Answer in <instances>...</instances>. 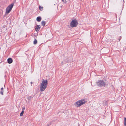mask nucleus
Masks as SVG:
<instances>
[{
  "instance_id": "5",
  "label": "nucleus",
  "mask_w": 126,
  "mask_h": 126,
  "mask_svg": "<svg viewBox=\"0 0 126 126\" xmlns=\"http://www.w3.org/2000/svg\"><path fill=\"white\" fill-rule=\"evenodd\" d=\"M14 5V4H11L9 5L6 8V12L7 14L9 13L11 10Z\"/></svg>"
},
{
  "instance_id": "23",
  "label": "nucleus",
  "mask_w": 126,
  "mask_h": 126,
  "mask_svg": "<svg viewBox=\"0 0 126 126\" xmlns=\"http://www.w3.org/2000/svg\"><path fill=\"white\" fill-rule=\"evenodd\" d=\"M14 0L15 2L16 1V0Z\"/></svg>"
},
{
  "instance_id": "21",
  "label": "nucleus",
  "mask_w": 126,
  "mask_h": 126,
  "mask_svg": "<svg viewBox=\"0 0 126 126\" xmlns=\"http://www.w3.org/2000/svg\"><path fill=\"white\" fill-rule=\"evenodd\" d=\"M50 125V124H47L46 126H49V125Z\"/></svg>"
},
{
  "instance_id": "22",
  "label": "nucleus",
  "mask_w": 126,
  "mask_h": 126,
  "mask_svg": "<svg viewBox=\"0 0 126 126\" xmlns=\"http://www.w3.org/2000/svg\"><path fill=\"white\" fill-rule=\"evenodd\" d=\"M32 82H31V84H32Z\"/></svg>"
},
{
  "instance_id": "10",
  "label": "nucleus",
  "mask_w": 126,
  "mask_h": 126,
  "mask_svg": "<svg viewBox=\"0 0 126 126\" xmlns=\"http://www.w3.org/2000/svg\"><path fill=\"white\" fill-rule=\"evenodd\" d=\"M33 96H29L27 98V99H28V100H30L32 99L33 98Z\"/></svg>"
},
{
  "instance_id": "13",
  "label": "nucleus",
  "mask_w": 126,
  "mask_h": 126,
  "mask_svg": "<svg viewBox=\"0 0 126 126\" xmlns=\"http://www.w3.org/2000/svg\"><path fill=\"white\" fill-rule=\"evenodd\" d=\"M39 9L40 10L42 11L43 9V7H41V6H40L39 7Z\"/></svg>"
},
{
  "instance_id": "12",
  "label": "nucleus",
  "mask_w": 126,
  "mask_h": 126,
  "mask_svg": "<svg viewBox=\"0 0 126 126\" xmlns=\"http://www.w3.org/2000/svg\"><path fill=\"white\" fill-rule=\"evenodd\" d=\"M37 43V40L36 39H35L34 41V44H36Z\"/></svg>"
},
{
  "instance_id": "15",
  "label": "nucleus",
  "mask_w": 126,
  "mask_h": 126,
  "mask_svg": "<svg viewBox=\"0 0 126 126\" xmlns=\"http://www.w3.org/2000/svg\"><path fill=\"white\" fill-rule=\"evenodd\" d=\"M25 109V108L24 107H23L22 108V111H24Z\"/></svg>"
},
{
  "instance_id": "20",
  "label": "nucleus",
  "mask_w": 126,
  "mask_h": 126,
  "mask_svg": "<svg viewBox=\"0 0 126 126\" xmlns=\"http://www.w3.org/2000/svg\"><path fill=\"white\" fill-rule=\"evenodd\" d=\"M3 90V87H2L1 88V90L2 91Z\"/></svg>"
},
{
  "instance_id": "14",
  "label": "nucleus",
  "mask_w": 126,
  "mask_h": 126,
  "mask_svg": "<svg viewBox=\"0 0 126 126\" xmlns=\"http://www.w3.org/2000/svg\"><path fill=\"white\" fill-rule=\"evenodd\" d=\"M24 112L23 111H22L20 114V116H22Z\"/></svg>"
},
{
  "instance_id": "6",
  "label": "nucleus",
  "mask_w": 126,
  "mask_h": 126,
  "mask_svg": "<svg viewBox=\"0 0 126 126\" xmlns=\"http://www.w3.org/2000/svg\"><path fill=\"white\" fill-rule=\"evenodd\" d=\"M7 61L8 63L9 64L13 62V60L12 58H9L7 59Z\"/></svg>"
},
{
  "instance_id": "19",
  "label": "nucleus",
  "mask_w": 126,
  "mask_h": 126,
  "mask_svg": "<svg viewBox=\"0 0 126 126\" xmlns=\"http://www.w3.org/2000/svg\"><path fill=\"white\" fill-rule=\"evenodd\" d=\"M61 64H63V61H62V62H61Z\"/></svg>"
},
{
  "instance_id": "9",
  "label": "nucleus",
  "mask_w": 126,
  "mask_h": 126,
  "mask_svg": "<svg viewBox=\"0 0 126 126\" xmlns=\"http://www.w3.org/2000/svg\"><path fill=\"white\" fill-rule=\"evenodd\" d=\"M41 24L42 26H44L46 24L45 22L44 21H42L41 22Z\"/></svg>"
},
{
  "instance_id": "3",
  "label": "nucleus",
  "mask_w": 126,
  "mask_h": 126,
  "mask_svg": "<svg viewBox=\"0 0 126 126\" xmlns=\"http://www.w3.org/2000/svg\"><path fill=\"white\" fill-rule=\"evenodd\" d=\"M78 24V21L76 19L73 20L70 23V26L72 27H76Z\"/></svg>"
},
{
  "instance_id": "2",
  "label": "nucleus",
  "mask_w": 126,
  "mask_h": 126,
  "mask_svg": "<svg viewBox=\"0 0 126 126\" xmlns=\"http://www.w3.org/2000/svg\"><path fill=\"white\" fill-rule=\"evenodd\" d=\"M86 102H87V101H85V99H82L77 101L76 102L75 104L77 107H78L84 104Z\"/></svg>"
},
{
  "instance_id": "16",
  "label": "nucleus",
  "mask_w": 126,
  "mask_h": 126,
  "mask_svg": "<svg viewBox=\"0 0 126 126\" xmlns=\"http://www.w3.org/2000/svg\"><path fill=\"white\" fill-rule=\"evenodd\" d=\"M63 2H64L65 3L66 2V0H61Z\"/></svg>"
},
{
  "instance_id": "7",
  "label": "nucleus",
  "mask_w": 126,
  "mask_h": 126,
  "mask_svg": "<svg viewBox=\"0 0 126 126\" xmlns=\"http://www.w3.org/2000/svg\"><path fill=\"white\" fill-rule=\"evenodd\" d=\"M41 26L40 25H37V26H35V30L36 31H38L39 30H38V29H40V28Z\"/></svg>"
},
{
  "instance_id": "17",
  "label": "nucleus",
  "mask_w": 126,
  "mask_h": 126,
  "mask_svg": "<svg viewBox=\"0 0 126 126\" xmlns=\"http://www.w3.org/2000/svg\"><path fill=\"white\" fill-rule=\"evenodd\" d=\"M3 91H0V94H2V95H3Z\"/></svg>"
},
{
  "instance_id": "8",
  "label": "nucleus",
  "mask_w": 126,
  "mask_h": 126,
  "mask_svg": "<svg viewBox=\"0 0 126 126\" xmlns=\"http://www.w3.org/2000/svg\"><path fill=\"white\" fill-rule=\"evenodd\" d=\"M41 20V18L40 17H38L37 18L36 20L38 22L40 21Z\"/></svg>"
},
{
  "instance_id": "1",
  "label": "nucleus",
  "mask_w": 126,
  "mask_h": 126,
  "mask_svg": "<svg viewBox=\"0 0 126 126\" xmlns=\"http://www.w3.org/2000/svg\"><path fill=\"white\" fill-rule=\"evenodd\" d=\"M48 84V81L47 80L43 79L40 83V89L42 91H44L47 88Z\"/></svg>"
},
{
  "instance_id": "11",
  "label": "nucleus",
  "mask_w": 126,
  "mask_h": 126,
  "mask_svg": "<svg viewBox=\"0 0 126 126\" xmlns=\"http://www.w3.org/2000/svg\"><path fill=\"white\" fill-rule=\"evenodd\" d=\"M124 118V125L125 126H126V118L125 117Z\"/></svg>"
},
{
  "instance_id": "18",
  "label": "nucleus",
  "mask_w": 126,
  "mask_h": 126,
  "mask_svg": "<svg viewBox=\"0 0 126 126\" xmlns=\"http://www.w3.org/2000/svg\"><path fill=\"white\" fill-rule=\"evenodd\" d=\"M121 36L120 37L118 38V39L119 40V41L120 39L121 38Z\"/></svg>"
},
{
  "instance_id": "4",
  "label": "nucleus",
  "mask_w": 126,
  "mask_h": 126,
  "mask_svg": "<svg viewBox=\"0 0 126 126\" xmlns=\"http://www.w3.org/2000/svg\"><path fill=\"white\" fill-rule=\"evenodd\" d=\"M97 86L99 87L103 86L105 87H106V84L105 82L102 80H99L96 83Z\"/></svg>"
}]
</instances>
